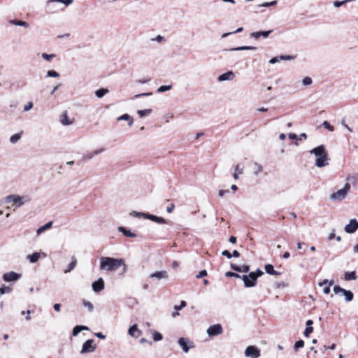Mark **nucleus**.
<instances>
[{"mask_svg": "<svg viewBox=\"0 0 358 358\" xmlns=\"http://www.w3.org/2000/svg\"><path fill=\"white\" fill-rule=\"evenodd\" d=\"M31 310H27V311L22 310V311L21 312V314H22V315H24V314H25V315H27V316H26V317H25V319H26V320H27V321H29V320H31V317H30V314H31Z\"/></svg>", "mask_w": 358, "mask_h": 358, "instance_id": "obj_59", "label": "nucleus"}, {"mask_svg": "<svg viewBox=\"0 0 358 358\" xmlns=\"http://www.w3.org/2000/svg\"><path fill=\"white\" fill-rule=\"evenodd\" d=\"M245 355L250 358H258L260 357V350L256 346L250 345L246 348Z\"/></svg>", "mask_w": 358, "mask_h": 358, "instance_id": "obj_5", "label": "nucleus"}, {"mask_svg": "<svg viewBox=\"0 0 358 358\" xmlns=\"http://www.w3.org/2000/svg\"><path fill=\"white\" fill-rule=\"evenodd\" d=\"M358 229V221L356 219H351L345 225L344 230L348 234L355 233Z\"/></svg>", "mask_w": 358, "mask_h": 358, "instance_id": "obj_8", "label": "nucleus"}, {"mask_svg": "<svg viewBox=\"0 0 358 358\" xmlns=\"http://www.w3.org/2000/svg\"><path fill=\"white\" fill-rule=\"evenodd\" d=\"M264 269H265V271L269 275H280V272H278L274 269V267L272 264H266L264 266Z\"/></svg>", "mask_w": 358, "mask_h": 358, "instance_id": "obj_21", "label": "nucleus"}, {"mask_svg": "<svg viewBox=\"0 0 358 358\" xmlns=\"http://www.w3.org/2000/svg\"><path fill=\"white\" fill-rule=\"evenodd\" d=\"M171 88H172V86L171 85H162V86H160L157 90V92L162 93V92H164L170 90Z\"/></svg>", "mask_w": 358, "mask_h": 358, "instance_id": "obj_35", "label": "nucleus"}, {"mask_svg": "<svg viewBox=\"0 0 358 358\" xmlns=\"http://www.w3.org/2000/svg\"><path fill=\"white\" fill-rule=\"evenodd\" d=\"M238 173L239 174H242L243 173V169L239 168V165H236V167H235V172L233 174V177L234 178V179H238Z\"/></svg>", "mask_w": 358, "mask_h": 358, "instance_id": "obj_40", "label": "nucleus"}, {"mask_svg": "<svg viewBox=\"0 0 358 358\" xmlns=\"http://www.w3.org/2000/svg\"><path fill=\"white\" fill-rule=\"evenodd\" d=\"M52 222L50 221V222H47L45 224L40 227L36 230L37 234H40L42 232L45 231V230L50 229L52 227Z\"/></svg>", "mask_w": 358, "mask_h": 358, "instance_id": "obj_25", "label": "nucleus"}, {"mask_svg": "<svg viewBox=\"0 0 358 358\" xmlns=\"http://www.w3.org/2000/svg\"><path fill=\"white\" fill-rule=\"evenodd\" d=\"M150 278H155L157 280H162V279H168L169 275L168 273L163 270L159 271H156L150 275Z\"/></svg>", "mask_w": 358, "mask_h": 358, "instance_id": "obj_13", "label": "nucleus"}, {"mask_svg": "<svg viewBox=\"0 0 358 358\" xmlns=\"http://www.w3.org/2000/svg\"><path fill=\"white\" fill-rule=\"evenodd\" d=\"M148 215V213H141V212H137V211H132L131 213H130V215L133 216V217H144L145 218V215Z\"/></svg>", "mask_w": 358, "mask_h": 358, "instance_id": "obj_38", "label": "nucleus"}, {"mask_svg": "<svg viewBox=\"0 0 358 358\" xmlns=\"http://www.w3.org/2000/svg\"><path fill=\"white\" fill-rule=\"evenodd\" d=\"M344 292L343 293V296H345V301L348 302H350L352 301L354 294L350 290H344Z\"/></svg>", "mask_w": 358, "mask_h": 358, "instance_id": "obj_29", "label": "nucleus"}, {"mask_svg": "<svg viewBox=\"0 0 358 358\" xmlns=\"http://www.w3.org/2000/svg\"><path fill=\"white\" fill-rule=\"evenodd\" d=\"M103 151H104V148H100V149L96 150L93 152L87 153V154L85 155L83 157V159L85 161L90 160V159H92L94 155H98Z\"/></svg>", "mask_w": 358, "mask_h": 358, "instance_id": "obj_22", "label": "nucleus"}, {"mask_svg": "<svg viewBox=\"0 0 358 358\" xmlns=\"http://www.w3.org/2000/svg\"><path fill=\"white\" fill-rule=\"evenodd\" d=\"M206 275H207V271H206V270H202V271H201L198 273V275H196V278H203V277H205V276H206Z\"/></svg>", "mask_w": 358, "mask_h": 358, "instance_id": "obj_60", "label": "nucleus"}, {"mask_svg": "<svg viewBox=\"0 0 358 358\" xmlns=\"http://www.w3.org/2000/svg\"><path fill=\"white\" fill-rule=\"evenodd\" d=\"M162 338V335L159 332L154 331L152 333V338L155 341H159Z\"/></svg>", "mask_w": 358, "mask_h": 358, "instance_id": "obj_43", "label": "nucleus"}, {"mask_svg": "<svg viewBox=\"0 0 358 358\" xmlns=\"http://www.w3.org/2000/svg\"><path fill=\"white\" fill-rule=\"evenodd\" d=\"M31 310H27V311L22 310V311L21 312V314H22V315H24V314H25V315H27V316H26V317H25V319H26V320H27V321H29V320H31V317H30V314H31Z\"/></svg>", "mask_w": 358, "mask_h": 358, "instance_id": "obj_58", "label": "nucleus"}, {"mask_svg": "<svg viewBox=\"0 0 358 358\" xmlns=\"http://www.w3.org/2000/svg\"><path fill=\"white\" fill-rule=\"evenodd\" d=\"M81 331L80 325L76 326L72 331V335L73 336H76L78 335V334Z\"/></svg>", "mask_w": 358, "mask_h": 358, "instance_id": "obj_55", "label": "nucleus"}, {"mask_svg": "<svg viewBox=\"0 0 358 358\" xmlns=\"http://www.w3.org/2000/svg\"><path fill=\"white\" fill-rule=\"evenodd\" d=\"M41 257V254L39 252H34L31 255L27 256V259L29 260L31 263L36 262Z\"/></svg>", "mask_w": 358, "mask_h": 358, "instance_id": "obj_26", "label": "nucleus"}, {"mask_svg": "<svg viewBox=\"0 0 358 358\" xmlns=\"http://www.w3.org/2000/svg\"><path fill=\"white\" fill-rule=\"evenodd\" d=\"M313 83V80H312V78H310V77H305L303 80H302V83L303 85H311Z\"/></svg>", "mask_w": 358, "mask_h": 358, "instance_id": "obj_52", "label": "nucleus"}, {"mask_svg": "<svg viewBox=\"0 0 358 358\" xmlns=\"http://www.w3.org/2000/svg\"><path fill=\"white\" fill-rule=\"evenodd\" d=\"M83 306H84L85 307H86V308L88 309V310H89L90 312H92V311H93V310H94V306H93V304H92L90 301H88L84 300V301H83Z\"/></svg>", "mask_w": 358, "mask_h": 358, "instance_id": "obj_36", "label": "nucleus"}, {"mask_svg": "<svg viewBox=\"0 0 358 358\" xmlns=\"http://www.w3.org/2000/svg\"><path fill=\"white\" fill-rule=\"evenodd\" d=\"M92 289L94 292L98 293L104 289V281L102 278H99L97 280L92 282Z\"/></svg>", "mask_w": 358, "mask_h": 358, "instance_id": "obj_10", "label": "nucleus"}, {"mask_svg": "<svg viewBox=\"0 0 358 358\" xmlns=\"http://www.w3.org/2000/svg\"><path fill=\"white\" fill-rule=\"evenodd\" d=\"M223 332L222 327L220 324L210 325L207 329V334L209 336H215L221 334Z\"/></svg>", "mask_w": 358, "mask_h": 358, "instance_id": "obj_7", "label": "nucleus"}, {"mask_svg": "<svg viewBox=\"0 0 358 358\" xmlns=\"http://www.w3.org/2000/svg\"><path fill=\"white\" fill-rule=\"evenodd\" d=\"M347 180L349 182H352V183H355L358 181V174H354L352 176H350L347 178Z\"/></svg>", "mask_w": 358, "mask_h": 358, "instance_id": "obj_46", "label": "nucleus"}, {"mask_svg": "<svg viewBox=\"0 0 358 358\" xmlns=\"http://www.w3.org/2000/svg\"><path fill=\"white\" fill-rule=\"evenodd\" d=\"M241 279L246 287H253L257 284V276L253 272H250L248 275H243Z\"/></svg>", "mask_w": 358, "mask_h": 358, "instance_id": "obj_4", "label": "nucleus"}, {"mask_svg": "<svg viewBox=\"0 0 358 358\" xmlns=\"http://www.w3.org/2000/svg\"><path fill=\"white\" fill-rule=\"evenodd\" d=\"M93 339L87 340L82 346V349L80 350L81 354H85L87 352H92L96 349V345L94 344Z\"/></svg>", "mask_w": 358, "mask_h": 358, "instance_id": "obj_6", "label": "nucleus"}, {"mask_svg": "<svg viewBox=\"0 0 358 358\" xmlns=\"http://www.w3.org/2000/svg\"><path fill=\"white\" fill-rule=\"evenodd\" d=\"M41 57L45 59L46 61H51L53 58L56 57L55 54H47V53H42Z\"/></svg>", "mask_w": 358, "mask_h": 358, "instance_id": "obj_37", "label": "nucleus"}, {"mask_svg": "<svg viewBox=\"0 0 358 358\" xmlns=\"http://www.w3.org/2000/svg\"><path fill=\"white\" fill-rule=\"evenodd\" d=\"M252 272H253V273H255V275L257 276V279L259 277L262 276V275L264 274V272H263L261 269H259V268H257V269L256 270V271H252Z\"/></svg>", "mask_w": 358, "mask_h": 358, "instance_id": "obj_62", "label": "nucleus"}, {"mask_svg": "<svg viewBox=\"0 0 358 358\" xmlns=\"http://www.w3.org/2000/svg\"><path fill=\"white\" fill-rule=\"evenodd\" d=\"M73 0H50L48 1V3H52V2H60L63 3L66 6H69L73 3Z\"/></svg>", "mask_w": 358, "mask_h": 358, "instance_id": "obj_42", "label": "nucleus"}, {"mask_svg": "<svg viewBox=\"0 0 358 358\" xmlns=\"http://www.w3.org/2000/svg\"><path fill=\"white\" fill-rule=\"evenodd\" d=\"M278 1L276 0L272 1L271 2H265L261 5H259L260 7H270L273 6L277 4Z\"/></svg>", "mask_w": 358, "mask_h": 358, "instance_id": "obj_50", "label": "nucleus"}, {"mask_svg": "<svg viewBox=\"0 0 358 358\" xmlns=\"http://www.w3.org/2000/svg\"><path fill=\"white\" fill-rule=\"evenodd\" d=\"M22 134V131L12 135L10 138V142L13 144L16 143L20 138Z\"/></svg>", "mask_w": 358, "mask_h": 358, "instance_id": "obj_30", "label": "nucleus"}, {"mask_svg": "<svg viewBox=\"0 0 358 358\" xmlns=\"http://www.w3.org/2000/svg\"><path fill=\"white\" fill-rule=\"evenodd\" d=\"M145 218L150 220L153 222H155L157 223H159V224H166L167 223L166 220L164 218H163L162 217H158L155 215L150 214V213H148V215H145Z\"/></svg>", "mask_w": 358, "mask_h": 358, "instance_id": "obj_16", "label": "nucleus"}, {"mask_svg": "<svg viewBox=\"0 0 358 358\" xmlns=\"http://www.w3.org/2000/svg\"><path fill=\"white\" fill-rule=\"evenodd\" d=\"M313 331V328L312 327H306L304 331V336L306 337H308L309 335Z\"/></svg>", "mask_w": 358, "mask_h": 358, "instance_id": "obj_56", "label": "nucleus"}, {"mask_svg": "<svg viewBox=\"0 0 358 358\" xmlns=\"http://www.w3.org/2000/svg\"><path fill=\"white\" fill-rule=\"evenodd\" d=\"M12 291V289L10 287H7L5 285H3L0 288V293L1 294H4L6 293H10Z\"/></svg>", "mask_w": 358, "mask_h": 358, "instance_id": "obj_45", "label": "nucleus"}, {"mask_svg": "<svg viewBox=\"0 0 358 358\" xmlns=\"http://www.w3.org/2000/svg\"><path fill=\"white\" fill-rule=\"evenodd\" d=\"M124 264L122 259L103 257L100 259V268L106 271H115Z\"/></svg>", "mask_w": 358, "mask_h": 358, "instance_id": "obj_1", "label": "nucleus"}, {"mask_svg": "<svg viewBox=\"0 0 358 358\" xmlns=\"http://www.w3.org/2000/svg\"><path fill=\"white\" fill-rule=\"evenodd\" d=\"M279 62V57H274L271 58L269 60V63L271 64H275L276 62Z\"/></svg>", "mask_w": 358, "mask_h": 358, "instance_id": "obj_64", "label": "nucleus"}, {"mask_svg": "<svg viewBox=\"0 0 358 358\" xmlns=\"http://www.w3.org/2000/svg\"><path fill=\"white\" fill-rule=\"evenodd\" d=\"M350 189V185L349 182H346L343 187V188L338 190L336 192H334L331 194L330 199L331 200L336 201H342L345 199L347 193Z\"/></svg>", "mask_w": 358, "mask_h": 358, "instance_id": "obj_3", "label": "nucleus"}, {"mask_svg": "<svg viewBox=\"0 0 358 358\" xmlns=\"http://www.w3.org/2000/svg\"><path fill=\"white\" fill-rule=\"evenodd\" d=\"M272 32H273V30L256 31V32H252L250 34V36L252 38H258L260 36H262L263 38H266Z\"/></svg>", "mask_w": 358, "mask_h": 358, "instance_id": "obj_18", "label": "nucleus"}, {"mask_svg": "<svg viewBox=\"0 0 358 358\" xmlns=\"http://www.w3.org/2000/svg\"><path fill=\"white\" fill-rule=\"evenodd\" d=\"M128 333L131 336L138 338L141 334V331L138 329L136 324H134L129 327Z\"/></svg>", "mask_w": 358, "mask_h": 358, "instance_id": "obj_19", "label": "nucleus"}, {"mask_svg": "<svg viewBox=\"0 0 358 358\" xmlns=\"http://www.w3.org/2000/svg\"><path fill=\"white\" fill-rule=\"evenodd\" d=\"M230 267L236 272L248 273L250 271V266L248 265L238 266L234 263H231Z\"/></svg>", "mask_w": 358, "mask_h": 358, "instance_id": "obj_15", "label": "nucleus"}, {"mask_svg": "<svg viewBox=\"0 0 358 358\" xmlns=\"http://www.w3.org/2000/svg\"><path fill=\"white\" fill-rule=\"evenodd\" d=\"M310 154H313L317 159L322 156L323 155L327 154L325 148L323 145H319L310 151Z\"/></svg>", "mask_w": 358, "mask_h": 358, "instance_id": "obj_11", "label": "nucleus"}, {"mask_svg": "<svg viewBox=\"0 0 358 358\" xmlns=\"http://www.w3.org/2000/svg\"><path fill=\"white\" fill-rule=\"evenodd\" d=\"M6 201L7 203H13L15 208H19L25 203L29 202L31 198L28 195L11 194L6 197Z\"/></svg>", "mask_w": 358, "mask_h": 358, "instance_id": "obj_2", "label": "nucleus"}, {"mask_svg": "<svg viewBox=\"0 0 358 358\" xmlns=\"http://www.w3.org/2000/svg\"><path fill=\"white\" fill-rule=\"evenodd\" d=\"M225 276L229 277V278L234 277V278H241L242 275H241L236 273L232 272V271H227L225 273Z\"/></svg>", "mask_w": 358, "mask_h": 358, "instance_id": "obj_44", "label": "nucleus"}, {"mask_svg": "<svg viewBox=\"0 0 358 358\" xmlns=\"http://www.w3.org/2000/svg\"><path fill=\"white\" fill-rule=\"evenodd\" d=\"M189 343V340L186 338H180L178 340V344L185 352H187L190 348V347L188 346Z\"/></svg>", "mask_w": 358, "mask_h": 358, "instance_id": "obj_17", "label": "nucleus"}, {"mask_svg": "<svg viewBox=\"0 0 358 358\" xmlns=\"http://www.w3.org/2000/svg\"><path fill=\"white\" fill-rule=\"evenodd\" d=\"M333 290L336 294H343L344 292L343 291L345 289L341 287L338 285H335L333 288Z\"/></svg>", "mask_w": 358, "mask_h": 358, "instance_id": "obj_49", "label": "nucleus"}, {"mask_svg": "<svg viewBox=\"0 0 358 358\" xmlns=\"http://www.w3.org/2000/svg\"><path fill=\"white\" fill-rule=\"evenodd\" d=\"M254 174L257 176L263 170L262 166L257 162L254 164Z\"/></svg>", "mask_w": 358, "mask_h": 358, "instance_id": "obj_34", "label": "nucleus"}, {"mask_svg": "<svg viewBox=\"0 0 358 358\" xmlns=\"http://www.w3.org/2000/svg\"><path fill=\"white\" fill-rule=\"evenodd\" d=\"M109 92V90L108 89L105 88H101L95 91V95L98 98H102L104 95L108 94Z\"/></svg>", "mask_w": 358, "mask_h": 358, "instance_id": "obj_28", "label": "nucleus"}, {"mask_svg": "<svg viewBox=\"0 0 358 358\" xmlns=\"http://www.w3.org/2000/svg\"><path fill=\"white\" fill-rule=\"evenodd\" d=\"M117 121L126 120L128 121V125L129 127L133 125L134 120L129 114H124L117 118Z\"/></svg>", "mask_w": 358, "mask_h": 358, "instance_id": "obj_23", "label": "nucleus"}, {"mask_svg": "<svg viewBox=\"0 0 358 358\" xmlns=\"http://www.w3.org/2000/svg\"><path fill=\"white\" fill-rule=\"evenodd\" d=\"M234 78V73L232 71H228L227 72L221 74L217 78L219 82H223L226 80H232Z\"/></svg>", "mask_w": 358, "mask_h": 358, "instance_id": "obj_14", "label": "nucleus"}, {"mask_svg": "<svg viewBox=\"0 0 358 358\" xmlns=\"http://www.w3.org/2000/svg\"><path fill=\"white\" fill-rule=\"evenodd\" d=\"M333 284H334V280H328L325 279V280H324L323 281L320 282L318 283V285H319L320 287H323V286H324V285H327L328 286L331 287Z\"/></svg>", "mask_w": 358, "mask_h": 358, "instance_id": "obj_41", "label": "nucleus"}, {"mask_svg": "<svg viewBox=\"0 0 358 358\" xmlns=\"http://www.w3.org/2000/svg\"><path fill=\"white\" fill-rule=\"evenodd\" d=\"M61 122L64 125H69L71 124V121L69 120L66 114L62 115Z\"/></svg>", "mask_w": 358, "mask_h": 358, "instance_id": "obj_39", "label": "nucleus"}, {"mask_svg": "<svg viewBox=\"0 0 358 358\" xmlns=\"http://www.w3.org/2000/svg\"><path fill=\"white\" fill-rule=\"evenodd\" d=\"M117 230L118 231L122 233L127 237L136 238L137 236L136 234L131 231V230L127 229V228L122 226L118 227Z\"/></svg>", "mask_w": 358, "mask_h": 358, "instance_id": "obj_20", "label": "nucleus"}, {"mask_svg": "<svg viewBox=\"0 0 358 358\" xmlns=\"http://www.w3.org/2000/svg\"><path fill=\"white\" fill-rule=\"evenodd\" d=\"M10 23L16 26H20L24 27H28L29 24L25 21L17 20H12L10 21Z\"/></svg>", "mask_w": 358, "mask_h": 358, "instance_id": "obj_27", "label": "nucleus"}, {"mask_svg": "<svg viewBox=\"0 0 358 358\" xmlns=\"http://www.w3.org/2000/svg\"><path fill=\"white\" fill-rule=\"evenodd\" d=\"M33 106H34L33 102L29 101L26 105H24L23 110L24 112H27V111L30 110L31 109H32Z\"/></svg>", "mask_w": 358, "mask_h": 358, "instance_id": "obj_54", "label": "nucleus"}, {"mask_svg": "<svg viewBox=\"0 0 358 358\" xmlns=\"http://www.w3.org/2000/svg\"><path fill=\"white\" fill-rule=\"evenodd\" d=\"M303 346H304V341L303 340H299L294 344V350L296 351L299 348H303Z\"/></svg>", "mask_w": 358, "mask_h": 358, "instance_id": "obj_47", "label": "nucleus"}, {"mask_svg": "<svg viewBox=\"0 0 358 358\" xmlns=\"http://www.w3.org/2000/svg\"><path fill=\"white\" fill-rule=\"evenodd\" d=\"M152 112V110L149 109H145V110H138V114L139 115L140 117H143L146 115H149Z\"/></svg>", "mask_w": 358, "mask_h": 358, "instance_id": "obj_33", "label": "nucleus"}, {"mask_svg": "<svg viewBox=\"0 0 358 358\" xmlns=\"http://www.w3.org/2000/svg\"><path fill=\"white\" fill-rule=\"evenodd\" d=\"M322 126L330 131H333L334 130V127L331 126L330 123L327 121H324L322 123Z\"/></svg>", "mask_w": 358, "mask_h": 358, "instance_id": "obj_51", "label": "nucleus"}, {"mask_svg": "<svg viewBox=\"0 0 358 358\" xmlns=\"http://www.w3.org/2000/svg\"><path fill=\"white\" fill-rule=\"evenodd\" d=\"M175 208V205L173 203H171L167 208H166V211L167 213H172L173 210Z\"/></svg>", "mask_w": 358, "mask_h": 358, "instance_id": "obj_63", "label": "nucleus"}, {"mask_svg": "<svg viewBox=\"0 0 358 358\" xmlns=\"http://www.w3.org/2000/svg\"><path fill=\"white\" fill-rule=\"evenodd\" d=\"M21 277L20 274H18L14 271L6 273L3 275V280L5 282H13L16 281Z\"/></svg>", "mask_w": 358, "mask_h": 358, "instance_id": "obj_9", "label": "nucleus"}, {"mask_svg": "<svg viewBox=\"0 0 358 358\" xmlns=\"http://www.w3.org/2000/svg\"><path fill=\"white\" fill-rule=\"evenodd\" d=\"M279 61L280 60H292L295 58V56H291V55H280L278 56Z\"/></svg>", "mask_w": 358, "mask_h": 358, "instance_id": "obj_53", "label": "nucleus"}, {"mask_svg": "<svg viewBox=\"0 0 358 358\" xmlns=\"http://www.w3.org/2000/svg\"><path fill=\"white\" fill-rule=\"evenodd\" d=\"M47 76L51 77V78H57L59 76V73H57V71H55L54 70H49L47 72Z\"/></svg>", "mask_w": 358, "mask_h": 358, "instance_id": "obj_48", "label": "nucleus"}, {"mask_svg": "<svg viewBox=\"0 0 358 358\" xmlns=\"http://www.w3.org/2000/svg\"><path fill=\"white\" fill-rule=\"evenodd\" d=\"M328 160V154L323 155L318 159H316L315 164L317 167L322 168L329 164Z\"/></svg>", "mask_w": 358, "mask_h": 358, "instance_id": "obj_12", "label": "nucleus"}, {"mask_svg": "<svg viewBox=\"0 0 358 358\" xmlns=\"http://www.w3.org/2000/svg\"><path fill=\"white\" fill-rule=\"evenodd\" d=\"M222 255L227 257L228 259H231L232 257L231 254L227 250L222 252Z\"/></svg>", "mask_w": 358, "mask_h": 358, "instance_id": "obj_61", "label": "nucleus"}, {"mask_svg": "<svg viewBox=\"0 0 358 358\" xmlns=\"http://www.w3.org/2000/svg\"><path fill=\"white\" fill-rule=\"evenodd\" d=\"M356 279V273L355 271L346 272L345 273V280H352Z\"/></svg>", "mask_w": 358, "mask_h": 358, "instance_id": "obj_32", "label": "nucleus"}, {"mask_svg": "<svg viewBox=\"0 0 358 358\" xmlns=\"http://www.w3.org/2000/svg\"><path fill=\"white\" fill-rule=\"evenodd\" d=\"M257 48L254 46H241L238 48H230L229 51H240V50H255Z\"/></svg>", "mask_w": 358, "mask_h": 358, "instance_id": "obj_24", "label": "nucleus"}, {"mask_svg": "<svg viewBox=\"0 0 358 358\" xmlns=\"http://www.w3.org/2000/svg\"><path fill=\"white\" fill-rule=\"evenodd\" d=\"M186 305H187L186 302L185 301H182L180 302V306H175L174 308H175L176 310H180L182 308H183L184 307H185Z\"/></svg>", "mask_w": 358, "mask_h": 358, "instance_id": "obj_57", "label": "nucleus"}, {"mask_svg": "<svg viewBox=\"0 0 358 358\" xmlns=\"http://www.w3.org/2000/svg\"><path fill=\"white\" fill-rule=\"evenodd\" d=\"M76 264H77V261H76L75 257H73L71 262L69 264L68 268L66 270H64V273H66L70 272L71 270H73L75 268V266H76Z\"/></svg>", "mask_w": 358, "mask_h": 358, "instance_id": "obj_31", "label": "nucleus"}]
</instances>
